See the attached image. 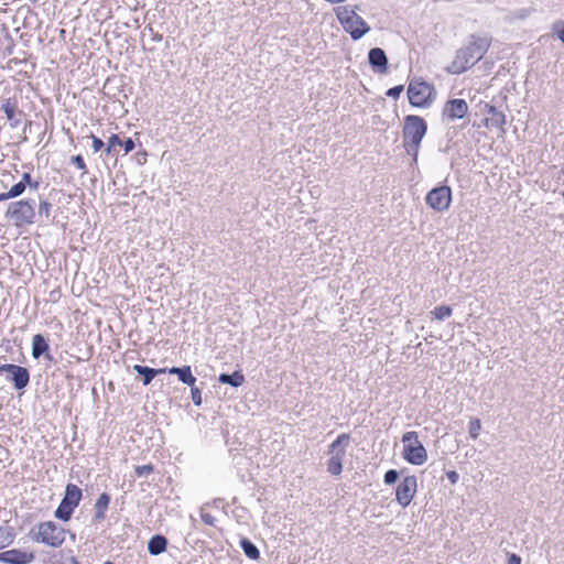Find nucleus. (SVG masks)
<instances>
[{
	"label": "nucleus",
	"instance_id": "4468645a",
	"mask_svg": "<svg viewBox=\"0 0 564 564\" xmlns=\"http://www.w3.org/2000/svg\"><path fill=\"white\" fill-rule=\"evenodd\" d=\"M468 112V105L466 100L460 98L449 99L443 107L442 115L448 121L463 119Z\"/></svg>",
	"mask_w": 564,
	"mask_h": 564
},
{
	"label": "nucleus",
	"instance_id": "f3484780",
	"mask_svg": "<svg viewBox=\"0 0 564 564\" xmlns=\"http://www.w3.org/2000/svg\"><path fill=\"white\" fill-rule=\"evenodd\" d=\"M34 561V554L19 549L0 553V562L6 564H29Z\"/></svg>",
	"mask_w": 564,
	"mask_h": 564
},
{
	"label": "nucleus",
	"instance_id": "2f4dec72",
	"mask_svg": "<svg viewBox=\"0 0 564 564\" xmlns=\"http://www.w3.org/2000/svg\"><path fill=\"white\" fill-rule=\"evenodd\" d=\"M154 470L153 465L147 464L141 466H135L134 473L138 477H148Z\"/></svg>",
	"mask_w": 564,
	"mask_h": 564
},
{
	"label": "nucleus",
	"instance_id": "2eb2a0df",
	"mask_svg": "<svg viewBox=\"0 0 564 564\" xmlns=\"http://www.w3.org/2000/svg\"><path fill=\"white\" fill-rule=\"evenodd\" d=\"M368 63L376 74H387L389 70L388 56L380 47H373L368 52Z\"/></svg>",
	"mask_w": 564,
	"mask_h": 564
},
{
	"label": "nucleus",
	"instance_id": "393cba45",
	"mask_svg": "<svg viewBox=\"0 0 564 564\" xmlns=\"http://www.w3.org/2000/svg\"><path fill=\"white\" fill-rule=\"evenodd\" d=\"M52 207L53 205L48 200L40 197L36 209V218H48L51 215Z\"/></svg>",
	"mask_w": 564,
	"mask_h": 564
},
{
	"label": "nucleus",
	"instance_id": "a18cd8bd",
	"mask_svg": "<svg viewBox=\"0 0 564 564\" xmlns=\"http://www.w3.org/2000/svg\"><path fill=\"white\" fill-rule=\"evenodd\" d=\"M28 186L30 187V189L36 192L40 187V181H35L32 178L31 184H28Z\"/></svg>",
	"mask_w": 564,
	"mask_h": 564
},
{
	"label": "nucleus",
	"instance_id": "ddd939ff",
	"mask_svg": "<svg viewBox=\"0 0 564 564\" xmlns=\"http://www.w3.org/2000/svg\"><path fill=\"white\" fill-rule=\"evenodd\" d=\"M0 109L4 112L12 129H15L20 126L23 111L19 109V101L15 96L2 98Z\"/></svg>",
	"mask_w": 564,
	"mask_h": 564
},
{
	"label": "nucleus",
	"instance_id": "c85d7f7f",
	"mask_svg": "<svg viewBox=\"0 0 564 564\" xmlns=\"http://www.w3.org/2000/svg\"><path fill=\"white\" fill-rule=\"evenodd\" d=\"M553 35L564 44V21L557 20L552 25Z\"/></svg>",
	"mask_w": 564,
	"mask_h": 564
},
{
	"label": "nucleus",
	"instance_id": "f704fd0d",
	"mask_svg": "<svg viewBox=\"0 0 564 564\" xmlns=\"http://www.w3.org/2000/svg\"><path fill=\"white\" fill-rule=\"evenodd\" d=\"M70 161L77 169L82 170L84 173L87 172L86 163L80 154L72 156Z\"/></svg>",
	"mask_w": 564,
	"mask_h": 564
},
{
	"label": "nucleus",
	"instance_id": "e433bc0d",
	"mask_svg": "<svg viewBox=\"0 0 564 564\" xmlns=\"http://www.w3.org/2000/svg\"><path fill=\"white\" fill-rule=\"evenodd\" d=\"M88 138H90L91 141H93L91 145H93V150H94L95 153H97L101 149H104L105 142L100 138L94 135L93 133Z\"/></svg>",
	"mask_w": 564,
	"mask_h": 564
},
{
	"label": "nucleus",
	"instance_id": "b1692460",
	"mask_svg": "<svg viewBox=\"0 0 564 564\" xmlns=\"http://www.w3.org/2000/svg\"><path fill=\"white\" fill-rule=\"evenodd\" d=\"M26 187L22 183L18 182L12 185L9 191L0 193V202L17 198L25 192Z\"/></svg>",
	"mask_w": 564,
	"mask_h": 564
},
{
	"label": "nucleus",
	"instance_id": "7c9ffc66",
	"mask_svg": "<svg viewBox=\"0 0 564 564\" xmlns=\"http://www.w3.org/2000/svg\"><path fill=\"white\" fill-rule=\"evenodd\" d=\"M400 474L397 469H389L384 473L383 481L386 485H394L399 480Z\"/></svg>",
	"mask_w": 564,
	"mask_h": 564
},
{
	"label": "nucleus",
	"instance_id": "c9c22d12",
	"mask_svg": "<svg viewBox=\"0 0 564 564\" xmlns=\"http://www.w3.org/2000/svg\"><path fill=\"white\" fill-rule=\"evenodd\" d=\"M403 91V85H397L387 90L386 95L393 99H398Z\"/></svg>",
	"mask_w": 564,
	"mask_h": 564
},
{
	"label": "nucleus",
	"instance_id": "49530a36",
	"mask_svg": "<svg viewBox=\"0 0 564 564\" xmlns=\"http://www.w3.org/2000/svg\"><path fill=\"white\" fill-rule=\"evenodd\" d=\"M43 356H44V358H45L46 360H48V361H52V360H53V357H52V355H51V354H48V351H47L46 354H44Z\"/></svg>",
	"mask_w": 564,
	"mask_h": 564
},
{
	"label": "nucleus",
	"instance_id": "4c0bfd02",
	"mask_svg": "<svg viewBox=\"0 0 564 564\" xmlns=\"http://www.w3.org/2000/svg\"><path fill=\"white\" fill-rule=\"evenodd\" d=\"M200 518H202V521L207 525L213 527L216 523V518L213 514L205 512L204 509H202Z\"/></svg>",
	"mask_w": 564,
	"mask_h": 564
},
{
	"label": "nucleus",
	"instance_id": "0eeeda50",
	"mask_svg": "<svg viewBox=\"0 0 564 564\" xmlns=\"http://www.w3.org/2000/svg\"><path fill=\"white\" fill-rule=\"evenodd\" d=\"M434 93V87L421 78L412 79L408 86L409 102L416 108H429L433 102Z\"/></svg>",
	"mask_w": 564,
	"mask_h": 564
},
{
	"label": "nucleus",
	"instance_id": "72a5a7b5",
	"mask_svg": "<svg viewBox=\"0 0 564 564\" xmlns=\"http://www.w3.org/2000/svg\"><path fill=\"white\" fill-rule=\"evenodd\" d=\"M352 13H356V12L352 10H349L347 7L338 8L336 11L337 18L341 24H343V21H345V19L349 18V15H351Z\"/></svg>",
	"mask_w": 564,
	"mask_h": 564
},
{
	"label": "nucleus",
	"instance_id": "bb28decb",
	"mask_svg": "<svg viewBox=\"0 0 564 564\" xmlns=\"http://www.w3.org/2000/svg\"><path fill=\"white\" fill-rule=\"evenodd\" d=\"M110 500H111V497L108 492L100 494V496L98 497V499L95 502L94 509L107 511Z\"/></svg>",
	"mask_w": 564,
	"mask_h": 564
},
{
	"label": "nucleus",
	"instance_id": "5701e85b",
	"mask_svg": "<svg viewBox=\"0 0 564 564\" xmlns=\"http://www.w3.org/2000/svg\"><path fill=\"white\" fill-rule=\"evenodd\" d=\"M239 545L248 558L253 560V561L260 558L259 549L248 538H241Z\"/></svg>",
	"mask_w": 564,
	"mask_h": 564
},
{
	"label": "nucleus",
	"instance_id": "dca6fc26",
	"mask_svg": "<svg viewBox=\"0 0 564 564\" xmlns=\"http://www.w3.org/2000/svg\"><path fill=\"white\" fill-rule=\"evenodd\" d=\"M486 118L482 120V123L487 128H497L503 134L506 132L505 124L507 122L506 115L498 110L492 105H485Z\"/></svg>",
	"mask_w": 564,
	"mask_h": 564
},
{
	"label": "nucleus",
	"instance_id": "7ed1b4c3",
	"mask_svg": "<svg viewBox=\"0 0 564 564\" xmlns=\"http://www.w3.org/2000/svg\"><path fill=\"white\" fill-rule=\"evenodd\" d=\"M4 217L15 228H25L36 223V202L24 198L11 202L6 209Z\"/></svg>",
	"mask_w": 564,
	"mask_h": 564
},
{
	"label": "nucleus",
	"instance_id": "9d476101",
	"mask_svg": "<svg viewBox=\"0 0 564 564\" xmlns=\"http://www.w3.org/2000/svg\"><path fill=\"white\" fill-rule=\"evenodd\" d=\"M7 373V381L11 382L15 390H23L30 383V372L25 367L14 364L0 365V375Z\"/></svg>",
	"mask_w": 564,
	"mask_h": 564
},
{
	"label": "nucleus",
	"instance_id": "4be33fe9",
	"mask_svg": "<svg viewBox=\"0 0 564 564\" xmlns=\"http://www.w3.org/2000/svg\"><path fill=\"white\" fill-rule=\"evenodd\" d=\"M218 381L223 384H229L234 388H238L245 382V376L240 370H236L231 373L224 372L219 375Z\"/></svg>",
	"mask_w": 564,
	"mask_h": 564
},
{
	"label": "nucleus",
	"instance_id": "cd10ccee",
	"mask_svg": "<svg viewBox=\"0 0 564 564\" xmlns=\"http://www.w3.org/2000/svg\"><path fill=\"white\" fill-rule=\"evenodd\" d=\"M481 423L479 419H471L469 421L468 433L470 438L476 440L479 436Z\"/></svg>",
	"mask_w": 564,
	"mask_h": 564
},
{
	"label": "nucleus",
	"instance_id": "1a4fd4ad",
	"mask_svg": "<svg viewBox=\"0 0 564 564\" xmlns=\"http://www.w3.org/2000/svg\"><path fill=\"white\" fill-rule=\"evenodd\" d=\"M425 203L435 212L443 213L447 210L452 203V188L447 185L432 188L425 196Z\"/></svg>",
	"mask_w": 564,
	"mask_h": 564
},
{
	"label": "nucleus",
	"instance_id": "a878e982",
	"mask_svg": "<svg viewBox=\"0 0 564 564\" xmlns=\"http://www.w3.org/2000/svg\"><path fill=\"white\" fill-rule=\"evenodd\" d=\"M452 312L453 310L449 305H441L436 306L433 311H431V314L434 316L435 319L444 321L445 318L452 315Z\"/></svg>",
	"mask_w": 564,
	"mask_h": 564
},
{
	"label": "nucleus",
	"instance_id": "c756f323",
	"mask_svg": "<svg viewBox=\"0 0 564 564\" xmlns=\"http://www.w3.org/2000/svg\"><path fill=\"white\" fill-rule=\"evenodd\" d=\"M122 141L118 134H111L108 138L107 147L105 149V152L107 155L111 154L116 145H121Z\"/></svg>",
	"mask_w": 564,
	"mask_h": 564
},
{
	"label": "nucleus",
	"instance_id": "6e6552de",
	"mask_svg": "<svg viewBox=\"0 0 564 564\" xmlns=\"http://www.w3.org/2000/svg\"><path fill=\"white\" fill-rule=\"evenodd\" d=\"M83 498L82 489L75 484H67L65 494L58 507L54 511L56 519L67 522Z\"/></svg>",
	"mask_w": 564,
	"mask_h": 564
},
{
	"label": "nucleus",
	"instance_id": "ea45409f",
	"mask_svg": "<svg viewBox=\"0 0 564 564\" xmlns=\"http://www.w3.org/2000/svg\"><path fill=\"white\" fill-rule=\"evenodd\" d=\"M121 145L123 147L124 154H128L135 149V142L131 138H127L122 141Z\"/></svg>",
	"mask_w": 564,
	"mask_h": 564
},
{
	"label": "nucleus",
	"instance_id": "423d86ee",
	"mask_svg": "<svg viewBox=\"0 0 564 564\" xmlns=\"http://www.w3.org/2000/svg\"><path fill=\"white\" fill-rule=\"evenodd\" d=\"M403 458L416 466L423 465L427 460V452L424 445L419 441V435L414 431H410L403 434Z\"/></svg>",
	"mask_w": 564,
	"mask_h": 564
},
{
	"label": "nucleus",
	"instance_id": "9b49d317",
	"mask_svg": "<svg viewBox=\"0 0 564 564\" xmlns=\"http://www.w3.org/2000/svg\"><path fill=\"white\" fill-rule=\"evenodd\" d=\"M417 490V478L414 475L405 476L397 486L395 500L405 508L413 500Z\"/></svg>",
	"mask_w": 564,
	"mask_h": 564
},
{
	"label": "nucleus",
	"instance_id": "6ab92c4d",
	"mask_svg": "<svg viewBox=\"0 0 564 564\" xmlns=\"http://www.w3.org/2000/svg\"><path fill=\"white\" fill-rule=\"evenodd\" d=\"M166 371L171 375H176L182 383L187 384L189 387H193L197 381L196 377L193 376L189 366L171 367L166 369Z\"/></svg>",
	"mask_w": 564,
	"mask_h": 564
},
{
	"label": "nucleus",
	"instance_id": "412c9836",
	"mask_svg": "<svg viewBox=\"0 0 564 564\" xmlns=\"http://www.w3.org/2000/svg\"><path fill=\"white\" fill-rule=\"evenodd\" d=\"M167 539L161 534L153 535L148 542V552L151 555H160L167 547Z\"/></svg>",
	"mask_w": 564,
	"mask_h": 564
},
{
	"label": "nucleus",
	"instance_id": "f257e3e1",
	"mask_svg": "<svg viewBox=\"0 0 564 564\" xmlns=\"http://www.w3.org/2000/svg\"><path fill=\"white\" fill-rule=\"evenodd\" d=\"M489 46L490 40L488 37L471 35L469 45L462 47L456 52L455 59L448 70L452 74L464 73L482 58Z\"/></svg>",
	"mask_w": 564,
	"mask_h": 564
},
{
	"label": "nucleus",
	"instance_id": "09e8293b",
	"mask_svg": "<svg viewBox=\"0 0 564 564\" xmlns=\"http://www.w3.org/2000/svg\"><path fill=\"white\" fill-rule=\"evenodd\" d=\"M104 564H115V563H112L110 561H106Z\"/></svg>",
	"mask_w": 564,
	"mask_h": 564
},
{
	"label": "nucleus",
	"instance_id": "473e14b6",
	"mask_svg": "<svg viewBox=\"0 0 564 564\" xmlns=\"http://www.w3.org/2000/svg\"><path fill=\"white\" fill-rule=\"evenodd\" d=\"M191 397L194 405L199 406L202 404V391L195 384L191 387Z\"/></svg>",
	"mask_w": 564,
	"mask_h": 564
},
{
	"label": "nucleus",
	"instance_id": "a19ab883",
	"mask_svg": "<svg viewBox=\"0 0 564 564\" xmlns=\"http://www.w3.org/2000/svg\"><path fill=\"white\" fill-rule=\"evenodd\" d=\"M106 519V511L95 510V514L93 517L94 523H100Z\"/></svg>",
	"mask_w": 564,
	"mask_h": 564
},
{
	"label": "nucleus",
	"instance_id": "20e7f679",
	"mask_svg": "<svg viewBox=\"0 0 564 564\" xmlns=\"http://www.w3.org/2000/svg\"><path fill=\"white\" fill-rule=\"evenodd\" d=\"M65 530L53 521H44L37 525V532L31 531V538L37 543L57 549L65 542Z\"/></svg>",
	"mask_w": 564,
	"mask_h": 564
},
{
	"label": "nucleus",
	"instance_id": "de8ad7c7",
	"mask_svg": "<svg viewBox=\"0 0 564 564\" xmlns=\"http://www.w3.org/2000/svg\"><path fill=\"white\" fill-rule=\"evenodd\" d=\"M70 564H80L75 557H72Z\"/></svg>",
	"mask_w": 564,
	"mask_h": 564
},
{
	"label": "nucleus",
	"instance_id": "f8f14e48",
	"mask_svg": "<svg viewBox=\"0 0 564 564\" xmlns=\"http://www.w3.org/2000/svg\"><path fill=\"white\" fill-rule=\"evenodd\" d=\"M343 28L350 34L354 41L360 40L370 31L368 23L357 13H352L349 18L345 19V21H343Z\"/></svg>",
	"mask_w": 564,
	"mask_h": 564
},
{
	"label": "nucleus",
	"instance_id": "a211bd4d",
	"mask_svg": "<svg viewBox=\"0 0 564 564\" xmlns=\"http://www.w3.org/2000/svg\"><path fill=\"white\" fill-rule=\"evenodd\" d=\"M132 369H133V371H135L138 373V376L141 377V381H142L143 386H149L158 375L166 372V368L155 369V368H151L148 366L138 365V364H135L132 367Z\"/></svg>",
	"mask_w": 564,
	"mask_h": 564
},
{
	"label": "nucleus",
	"instance_id": "79ce46f5",
	"mask_svg": "<svg viewBox=\"0 0 564 564\" xmlns=\"http://www.w3.org/2000/svg\"><path fill=\"white\" fill-rule=\"evenodd\" d=\"M446 476H447V479L449 480L451 484H456L459 479V475L457 471L455 470H449L446 473Z\"/></svg>",
	"mask_w": 564,
	"mask_h": 564
},
{
	"label": "nucleus",
	"instance_id": "58836bf2",
	"mask_svg": "<svg viewBox=\"0 0 564 564\" xmlns=\"http://www.w3.org/2000/svg\"><path fill=\"white\" fill-rule=\"evenodd\" d=\"M144 32H149L153 42L159 43L162 41V35L160 33L155 32L151 24H148L144 28Z\"/></svg>",
	"mask_w": 564,
	"mask_h": 564
},
{
	"label": "nucleus",
	"instance_id": "37998d69",
	"mask_svg": "<svg viewBox=\"0 0 564 564\" xmlns=\"http://www.w3.org/2000/svg\"><path fill=\"white\" fill-rule=\"evenodd\" d=\"M19 182L22 183V185H24V187H28V184H31V182H32L31 174L29 172L23 173L22 177Z\"/></svg>",
	"mask_w": 564,
	"mask_h": 564
},
{
	"label": "nucleus",
	"instance_id": "c03bdc74",
	"mask_svg": "<svg viewBox=\"0 0 564 564\" xmlns=\"http://www.w3.org/2000/svg\"><path fill=\"white\" fill-rule=\"evenodd\" d=\"M521 557L516 554V553H511L508 557V563L507 564H521Z\"/></svg>",
	"mask_w": 564,
	"mask_h": 564
},
{
	"label": "nucleus",
	"instance_id": "f03ea898",
	"mask_svg": "<svg viewBox=\"0 0 564 564\" xmlns=\"http://www.w3.org/2000/svg\"><path fill=\"white\" fill-rule=\"evenodd\" d=\"M427 131L426 121L416 115H408L403 124V147L408 154L412 156V161L416 163L419 149L423 138Z\"/></svg>",
	"mask_w": 564,
	"mask_h": 564
},
{
	"label": "nucleus",
	"instance_id": "39448f33",
	"mask_svg": "<svg viewBox=\"0 0 564 564\" xmlns=\"http://www.w3.org/2000/svg\"><path fill=\"white\" fill-rule=\"evenodd\" d=\"M350 434L343 433L328 446L327 454L330 455L326 463L327 471L332 476H339L343 471V462L346 455V448L350 443Z\"/></svg>",
	"mask_w": 564,
	"mask_h": 564
},
{
	"label": "nucleus",
	"instance_id": "aec40b11",
	"mask_svg": "<svg viewBox=\"0 0 564 564\" xmlns=\"http://www.w3.org/2000/svg\"><path fill=\"white\" fill-rule=\"evenodd\" d=\"M50 349L47 339L42 334H36L32 338V357L39 359Z\"/></svg>",
	"mask_w": 564,
	"mask_h": 564
}]
</instances>
